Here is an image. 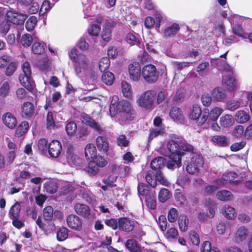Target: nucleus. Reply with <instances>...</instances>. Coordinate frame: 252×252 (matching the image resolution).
Returning a JSON list of instances; mask_svg holds the SVG:
<instances>
[{
	"label": "nucleus",
	"mask_w": 252,
	"mask_h": 252,
	"mask_svg": "<svg viewBox=\"0 0 252 252\" xmlns=\"http://www.w3.org/2000/svg\"><path fill=\"white\" fill-rule=\"evenodd\" d=\"M100 30V27L96 24L91 25L88 29L89 33L92 36H97Z\"/></svg>",
	"instance_id": "62"
},
{
	"label": "nucleus",
	"mask_w": 252,
	"mask_h": 252,
	"mask_svg": "<svg viewBox=\"0 0 252 252\" xmlns=\"http://www.w3.org/2000/svg\"><path fill=\"white\" fill-rule=\"evenodd\" d=\"M156 181L160 183L161 185L165 186H168L169 185L167 180L162 175L160 170L157 171L156 175Z\"/></svg>",
	"instance_id": "61"
},
{
	"label": "nucleus",
	"mask_w": 252,
	"mask_h": 252,
	"mask_svg": "<svg viewBox=\"0 0 252 252\" xmlns=\"http://www.w3.org/2000/svg\"><path fill=\"white\" fill-rule=\"evenodd\" d=\"M37 19L34 16L30 17L26 23V28L27 31L30 32L32 31L36 25Z\"/></svg>",
	"instance_id": "46"
},
{
	"label": "nucleus",
	"mask_w": 252,
	"mask_h": 252,
	"mask_svg": "<svg viewBox=\"0 0 252 252\" xmlns=\"http://www.w3.org/2000/svg\"><path fill=\"white\" fill-rule=\"evenodd\" d=\"M32 51L35 54H41L44 51V47L38 42H34L32 46Z\"/></svg>",
	"instance_id": "54"
},
{
	"label": "nucleus",
	"mask_w": 252,
	"mask_h": 252,
	"mask_svg": "<svg viewBox=\"0 0 252 252\" xmlns=\"http://www.w3.org/2000/svg\"><path fill=\"white\" fill-rule=\"evenodd\" d=\"M21 108L22 115L26 118H30L34 113V107L31 102H24Z\"/></svg>",
	"instance_id": "21"
},
{
	"label": "nucleus",
	"mask_w": 252,
	"mask_h": 252,
	"mask_svg": "<svg viewBox=\"0 0 252 252\" xmlns=\"http://www.w3.org/2000/svg\"><path fill=\"white\" fill-rule=\"evenodd\" d=\"M223 86L229 91H233L236 87L234 79L230 74L223 75L222 78Z\"/></svg>",
	"instance_id": "20"
},
{
	"label": "nucleus",
	"mask_w": 252,
	"mask_h": 252,
	"mask_svg": "<svg viewBox=\"0 0 252 252\" xmlns=\"http://www.w3.org/2000/svg\"><path fill=\"white\" fill-rule=\"evenodd\" d=\"M248 236V229L244 226H241L237 229L234 234V242L237 244H241L247 239Z\"/></svg>",
	"instance_id": "12"
},
{
	"label": "nucleus",
	"mask_w": 252,
	"mask_h": 252,
	"mask_svg": "<svg viewBox=\"0 0 252 252\" xmlns=\"http://www.w3.org/2000/svg\"><path fill=\"white\" fill-rule=\"evenodd\" d=\"M211 140L214 143L221 147H225L229 144V139L224 135L213 136Z\"/></svg>",
	"instance_id": "24"
},
{
	"label": "nucleus",
	"mask_w": 252,
	"mask_h": 252,
	"mask_svg": "<svg viewBox=\"0 0 252 252\" xmlns=\"http://www.w3.org/2000/svg\"><path fill=\"white\" fill-rule=\"evenodd\" d=\"M171 196L170 192L166 189H161L158 194V199L161 202H164Z\"/></svg>",
	"instance_id": "48"
},
{
	"label": "nucleus",
	"mask_w": 252,
	"mask_h": 252,
	"mask_svg": "<svg viewBox=\"0 0 252 252\" xmlns=\"http://www.w3.org/2000/svg\"><path fill=\"white\" fill-rule=\"evenodd\" d=\"M66 222L68 226L73 230H80L82 228L81 219L75 215H68L66 218Z\"/></svg>",
	"instance_id": "10"
},
{
	"label": "nucleus",
	"mask_w": 252,
	"mask_h": 252,
	"mask_svg": "<svg viewBox=\"0 0 252 252\" xmlns=\"http://www.w3.org/2000/svg\"><path fill=\"white\" fill-rule=\"evenodd\" d=\"M222 215L227 219L233 220L236 217L235 209L228 205H224L221 211Z\"/></svg>",
	"instance_id": "23"
},
{
	"label": "nucleus",
	"mask_w": 252,
	"mask_h": 252,
	"mask_svg": "<svg viewBox=\"0 0 252 252\" xmlns=\"http://www.w3.org/2000/svg\"><path fill=\"white\" fill-rule=\"evenodd\" d=\"M95 142L97 149L99 151L104 153H106L108 151L109 144L106 137L99 136L96 137Z\"/></svg>",
	"instance_id": "14"
},
{
	"label": "nucleus",
	"mask_w": 252,
	"mask_h": 252,
	"mask_svg": "<svg viewBox=\"0 0 252 252\" xmlns=\"http://www.w3.org/2000/svg\"><path fill=\"white\" fill-rule=\"evenodd\" d=\"M99 170V167L93 159L89 162L87 171L90 174L92 175H95L98 172Z\"/></svg>",
	"instance_id": "42"
},
{
	"label": "nucleus",
	"mask_w": 252,
	"mask_h": 252,
	"mask_svg": "<svg viewBox=\"0 0 252 252\" xmlns=\"http://www.w3.org/2000/svg\"><path fill=\"white\" fill-rule=\"evenodd\" d=\"M240 105V102L238 100L229 101L226 104V108L234 111L239 108Z\"/></svg>",
	"instance_id": "64"
},
{
	"label": "nucleus",
	"mask_w": 252,
	"mask_h": 252,
	"mask_svg": "<svg viewBox=\"0 0 252 252\" xmlns=\"http://www.w3.org/2000/svg\"><path fill=\"white\" fill-rule=\"evenodd\" d=\"M68 236V230L65 227L60 228L57 232V238L59 241L66 240Z\"/></svg>",
	"instance_id": "41"
},
{
	"label": "nucleus",
	"mask_w": 252,
	"mask_h": 252,
	"mask_svg": "<svg viewBox=\"0 0 252 252\" xmlns=\"http://www.w3.org/2000/svg\"><path fill=\"white\" fill-rule=\"evenodd\" d=\"M213 99L217 101H221L225 97L224 91L220 88H216L212 91Z\"/></svg>",
	"instance_id": "30"
},
{
	"label": "nucleus",
	"mask_w": 252,
	"mask_h": 252,
	"mask_svg": "<svg viewBox=\"0 0 252 252\" xmlns=\"http://www.w3.org/2000/svg\"><path fill=\"white\" fill-rule=\"evenodd\" d=\"M29 128V124L27 122H22L17 127L15 131L16 136L20 137L25 134Z\"/></svg>",
	"instance_id": "37"
},
{
	"label": "nucleus",
	"mask_w": 252,
	"mask_h": 252,
	"mask_svg": "<svg viewBox=\"0 0 252 252\" xmlns=\"http://www.w3.org/2000/svg\"><path fill=\"white\" fill-rule=\"evenodd\" d=\"M236 120L239 123H245L250 119L249 114L245 111H237L235 114Z\"/></svg>",
	"instance_id": "35"
},
{
	"label": "nucleus",
	"mask_w": 252,
	"mask_h": 252,
	"mask_svg": "<svg viewBox=\"0 0 252 252\" xmlns=\"http://www.w3.org/2000/svg\"><path fill=\"white\" fill-rule=\"evenodd\" d=\"M90 68L89 59L84 55H80L75 60L74 70L77 75L85 74Z\"/></svg>",
	"instance_id": "4"
},
{
	"label": "nucleus",
	"mask_w": 252,
	"mask_h": 252,
	"mask_svg": "<svg viewBox=\"0 0 252 252\" xmlns=\"http://www.w3.org/2000/svg\"><path fill=\"white\" fill-rule=\"evenodd\" d=\"M119 112L122 113L121 116L126 120L131 121L136 116V112L134 109H132L129 102L128 107L124 106L122 111Z\"/></svg>",
	"instance_id": "17"
},
{
	"label": "nucleus",
	"mask_w": 252,
	"mask_h": 252,
	"mask_svg": "<svg viewBox=\"0 0 252 252\" xmlns=\"http://www.w3.org/2000/svg\"><path fill=\"white\" fill-rule=\"evenodd\" d=\"M110 64V60L107 57L101 58L98 63V66L101 71H105L107 69Z\"/></svg>",
	"instance_id": "51"
},
{
	"label": "nucleus",
	"mask_w": 252,
	"mask_h": 252,
	"mask_svg": "<svg viewBox=\"0 0 252 252\" xmlns=\"http://www.w3.org/2000/svg\"><path fill=\"white\" fill-rule=\"evenodd\" d=\"M167 148L171 153V155L165 158L167 167L169 169L179 167L184 152H190L193 150L192 146L187 143L182 137H175L170 140Z\"/></svg>",
	"instance_id": "1"
},
{
	"label": "nucleus",
	"mask_w": 252,
	"mask_h": 252,
	"mask_svg": "<svg viewBox=\"0 0 252 252\" xmlns=\"http://www.w3.org/2000/svg\"><path fill=\"white\" fill-rule=\"evenodd\" d=\"M129 141L127 139L126 136L124 134L120 135L117 138V143L118 146L121 147H127L129 145Z\"/></svg>",
	"instance_id": "59"
},
{
	"label": "nucleus",
	"mask_w": 252,
	"mask_h": 252,
	"mask_svg": "<svg viewBox=\"0 0 252 252\" xmlns=\"http://www.w3.org/2000/svg\"><path fill=\"white\" fill-rule=\"evenodd\" d=\"M146 202L147 206L150 209L154 210L156 208V199L153 194L146 195Z\"/></svg>",
	"instance_id": "50"
},
{
	"label": "nucleus",
	"mask_w": 252,
	"mask_h": 252,
	"mask_svg": "<svg viewBox=\"0 0 252 252\" xmlns=\"http://www.w3.org/2000/svg\"><path fill=\"white\" fill-rule=\"evenodd\" d=\"M224 184V182H221V183H220L219 182H218L217 180L216 181V183H215V185L206 186L204 188V191L207 194H211L214 192L217 189L223 186Z\"/></svg>",
	"instance_id": "43"
},
{
	"label": "nucleus",
	"mask_w": 252,
	"mask_h": 252,
	"mask_svg": "<svg viewBox=\"0 0 252 252\" xmlns=\"http://www.w3.org/2000/svg\"><path fill=\"white\" fill-rule=\"evenodd\" d=\"M145 179L147 183L152 187L156 186V179H155L154 173L152 171H148L145 176Z\"/></svg>",
	"instance_id": "58"
},
{
	"label": "nucleus",
	"mask_w": 252,
	"mask_h": 252,
	"mask_svg": "<svg viewBox=\"0 0 252 252\" xmlns=\"http://www.w3.org/2000/svg\"><path fill=\"white\" fill-rule=\"evenodd\" d=\"M27 18L26 14L19 13L16 11H9L6 14L5 19L14 24L23 23Z\"/></svg>",
	"instance_id": "7"
},
{
	"label": "nucleus",
	"mask_w": 252,
	"mask_h": 252,
	"mask_svg": "<svg viewBox=\"0 0 252 252\" xmlns=\"http://www.w3.org/2000/svg\"><path fill=\"white\" fill-rule=\"evenodd\" d=\"M126 246L131 252H140L141 248L136 241L134 239L127 240Z\"/></svg>",
	"instance_id": "36"
},
{
	"label": "nucleus",
	"mask_w": 252,
	"mask_h": 252,
	"mask_svg": "<svg viewBox=\"0 0 252 252\" xmlns=\"http://www.w3.org/2000/svg\"><path fill=\"white\" fill-rule=\"evenodd\" d=\"M223 110L221 108L217 107L214 108L208 113L207 116H206V115H204L202 116L200 120L198 122L199 124L200 125L203 124L208 118L209 120L213 121H217L223 112Z\"/></svg>",
	"instance_id": "8"
},
{
	"label": "nucleus",
	"mask_w": 252,
	"mask_h": 252,
	"mask_svg": "<svg viewBox=\"0 0 252 252\" xmlns=\"http://www.w3.org/2000/svg\"><path fill=\"white\" fill-rule=\"evenodd\" d=\"M236 174L235 173L233 172H228L224 174L221 179L218 180V182L220 183L221 182H224L225 185L227 182H233L235 185L237 184L238 183V181H234L233 180L235 178Z\"/></svg>",
	"instance_id": "26"
},
{
	"label": "nucleus",
	"mask_w": 252,
	"mask_h": 252,
	"mask_svg": "<svg viewBox=\"0 0 252 252\" xmlns=\"http://www.w3.org/2000/svg\"><path fill=\"white\" fill-rule=\"evenodd\" d=\"M74 209L78 215L88 219L91 218L90 209L87 205L76 203L74 206Z\"/></svg>",
	"instance_id": "16"
},
{
	"label": "nucleus",
	"mask_w": 252,
	"mask_h": 252,
	"mask_svg": "<svg viewBox=\"0 0 252 252\" xmlns=\"http://www.w3.org/2000/svg\"><path fill=\"white\" fill-rule=\"evenodd\" d=\"M10 91V83L8 81L4 82L0 87V96L2 97H6L9 94Z\"/></svg>",
	"instance_id": "40"
},
{
	"label": "nucleus",
	"mask_w": 252,
	"mask_h": 252,
	"mask_svg": "<svg viewBox=\"0 0 252 252\" xmlns=\"http://www.w3.org/2000/svg\"><path fill=\"white\" fill-rule=\"evenodd\" d=\"M142 76L147 82H156L158 78V73L156 66L152 64L145 65L142 69Z\"/></svg>",
	"instance_id": "5"
},
{
	"label": "nucleus",
	"mask_w": 252,
	"mask_h": 252,
	"mask_svg": "<svg viewBox=\"0 0 252 252\" xmlns=\"http://www.w3.org/2000/svg\"><path fill=\"white\" fill-rule=\"evenodd\" d=\"M193 149L189 152L190 154V161L188 163L186 167L187 172L190 174H194L198 172L199 168L204 165V160L202 157L196 153L193 152Z\"/></svg>",
	"instance_id": "3"
},
{
	"label": "nucleus",
	"mask_w": 252,
	"mask_h": 252,
	"mask_svg": "<svg viewBox=\"0 0 252 252\" xmlns=\"http://www.w3.org/2000/svg\"><path fill=\"white\" fill-rule=\"evenodd\" d=\"M189 219L186 215L180 216L178 220L179 229L182 232H186L188 229Z\"/></svg>",
	"instance_id": "34"
},
{
	"label": "nucleus",
	"mask_w": 252,
	"mask_h": 252,
	"mask_svg": "<svg viewBox=\"0 0 252 252\" xmlns=\"http://www.w3.org/2000/svg\"><path fill=\"white\" fill-rule=\"evenodd\" d=\"M161 17L160 15L156 16L155 18L148 17L145 20V26L148 29L152 28L155 25L156 28H159Z\"/></svg>",
	"instance_id": "22"
},
{
	"label": "nucleus",
	"mask_w": 252,
	"mask_h": 252,
	"mask_svg": "<svg viewBox=\"0 0 252 252\" xmlns=\"http://www.w3.org/2000/svg\"><path fill=\"white\" fill-rule=\"evenodd\" d=\"M128 70L130 78L133 81H138L141 75V67L139 63L135 62L130 64Z\"/></svg>",
	"instance_id": "13"
},
{
	"label": "nucleus",
	"mask_w": 252,
	"mask_h": 252,
	"mask_svg": "<svg viewBox=\"0 0 252 252\" xmlns=\"http://www.w3.org/2000/svg\"><path fill=\"white\" fill-rule=\"evenodd\" d=\"M122 91L123 95L126 97L130 98L132 96L131 86L125 81L121 83Z\"/></svg>",
	"instance_id": "38"
},
{
	"label": "nucleus",
	"mask_w": 252,
	"mask_h": 252,
	"mask_svg": "<svg viewBox=\"0 0 252 252\" xmlns=\"http://www.w3.org/2000/svg\"><path fill=\"white\" fill-rule=\"evenodd\" d=\"M66 160L68 163L71 166H80L82 163V159L78 156L71 152L67 153Z\"/></svg>",
	"instance_id": "19"
},
{
	"label": "nucleus",
	"mask_w": 252,
	"mask_h": 252,
	"mask_svg": "<svg viewBox=\"0 0 252 252\" xmlns=\"http://www.w3.org/2000/svg\"><path fill=\"white\" fill-rule=\"evenodd\" d=\"M43 217L46 220H51L53 219V209L51 206L44 208L43 211Z\"/></svg>",
	"instance_id": "57"
},
{
	"label": "nucleus",
	"mask_w": 252,
	"mask_h": 252,
	"mask_svg": "<svg viewBox=\"0 0 252 252\" xmlns=\"http://www.w3.org/2000/svg\"><path fill=\"white\" fill-rule=\"evenodd\" d=\"M180 27L179 25L176 23H174L165 29L164 35L166 37L174 36L177 33Z\"/></svg>",
	"instance_id": "33"
},
{
	"label": "nucleus",
	"mask_w": 252,
	"mask_h": 252,
	"mask_svg": "<svg viewBox=\"0 0 252 252\" xmlns=\"http://www.w3.org/2000/svg\"><path fill=\"white\" fill-rule=\"evenodd\" d=\"M83 122L98 132L99 134L102 133L104 131L103 125L95 122V121L92 118L89 117L84 118Z\"/></svg>",
	"instance_id": "15"
},
{
	"label": "nucleus",
	"mask_w": 252,
	"mask_h": 252,
	"mask_svg": "<svg viewBox=\"0 0 252 252\" xmlns=\"http://www.w3.org/2000/svg\"><path fill=\"white\" fill-rule=\"evenodd\" d=\"M220 123L223 127H229L234 124V120L231 115L227 114L220 118Z\"/></svg>",
	"instance_id": "27"
},
{
	"label": "nucleus",
	"mask_w": 252,
	"mask_h": 252,
	"mask_svg": "<svg viewBox=\"0 0 252 252\" xmlns=\"http://www.w3.org/2000/svg\"><path fill=\"white\" fill-rule=\"evenodd\" d=\"M192 63L190 62H173L171 64L175 69L180 70L184 68L189 67Z\"/></svg>",
	"instance_id": "53"
},
{
	"label": "nucleus",
	"mask_w": 252,
	"mask_h": 252,
	"mask_svg": "<svg viewBox=\"0 0 252 252\" xmlns=\"http://www.w3.org/2000/svg\"><path fill=\"white\" fill-rule=\"evenodd\" d=\"M209 63L208 62H204L200 63L196 68V72L200 76L205 75L204 71L209 66Z\"/></svg>",
	"instance_id": "60"
},
{
	"label": "nucleus",
	"mask_w": 252,
	"mask_h": 252,
	"mask_svg": "<svg viewBox=\"0 0 252 252\" xmlns=\"http://www.w3.org/2000/svg\"><path fill=\"white\" fill-rule=\"evenodd\" d=\"M170 116L174 121L181 122L184 119V115L179 108L173 107L170 112Z\"/></svg>",
	"instance_id": "31"
},
{
	"label": "nucleus",
	"mask_w": 252,
	"mask_h": 252,
	"mask_svg": "<svg viewBox=\"0 0 252 252\" xmlns=\"http://www.w3.org/2000/svg\"><path fill=\"white\" fill-rule=\"evenodd\" d=\"M101 79L105 84L108 85H110L113 83L114 76L111 72L106 71L103 74Z\"/></svg>",
	"instance_id": "49"
},
{
	"label": "nucleus",
	"mask_w": 252,
	"mask_h": 252,
	"mask_svg": "<svg viewBox=\"0 0 252 252\" xmlns=\"http://www.w3.org/2000/svg\"><path fill=\"white\" fill-rule=\"evenodd\" d=\"M85 154L86 158L88 160L94 159L96 156V150L93 144H88L86 146Z\"/></svg>",
	"instance_id": "25"
},
{
	"label": "nucleus",
	"mask_w": 252,
	"mask_h": 252,
	"mask_svg": "<svg viewBox=\"0 0 252 252\" xmlns=\"http://www.w3.org/2000/svg\"><path fill=\"white\" fill-rule=\"evenodd\" d=\"M45 189L46 192L52 194L58 190L57 184L54 182H47L44 185Z\"/></svg>",
	"instance_id": "47"
},
{
	"label": "nucleus",
	"mask_w": 252,
	"mask_h": 252,
	"mask_svg": "<svg viewBox=\"0 0 252 252\" xmlns=\"http://www.w3.org/2000/svg\"><path fill=\"white\" fill-rule=\"evenodd\" d=\"M178 216V212L176 209L171 208L168 213V220L170 222H175Z\"/></svg>",
	"instance_id": "56"
},
{
	"label": "nucleus",
	"mask_w": 252,
	"mask_h": 252,
	"mask_svg": "<svg viewBox=\"0 0 252 252\" xmlns=\"http://www.w3.org/2000/svg\"><path fill=\"white\" fill-rule=\"evenodd\" d=\"M62 150V144L58 140H53L49 144L48 152L52 158H58L60 155Z\"/></svg>",
	"instance_id": "9"
},
{
	"label": "nucleus",
	"mask_w": 252,
	"mask_h": 252,
	"mask_svg": "<svg viewBox=\"0 0 252 252\" xmlns=\"http://www.w3.org/2000/svg\"><path fill=\"white\" fill-rule=\"evenodd\" d=\"M126 40L130 45H137L139 43V39L132 33H128Z\"/></svg>",
	"instance_id": "63"
},
{
	"label": "nucleus",
	"mask_w": 252,
	"mask_h": 252,
	"mask_svg": "<svg viewBox=\"0 0 252 252\" xmlns=\"http://www.w3.org/2000/svg\"><path fill=\"white\" fill-rule=\"evenodd\" d=\"M156 94L153 91H147L136 96V102L141 107L146 109L153 108Z\"/></svg>",
	"instance_id": "2"
},
{
	"label": "nucleus",
	"mask_w": 252,
	"mask_h": 252,
	"mask_svg": "<svg viewBox=\"0 0 252 252\" xmlns=\"http://www.w3.org/2000/svg\"><path fill=\"white\" fill-rule=\"evenodd\" d=\"M165 158L163 157H158L153 159L151 162V167L154 170H159L164 166Z\"/></svg>",
	"instance_id": "28"
},
{
	"label": "nucleus",
	"mask_w": 252,
	"mask_h": 252,
	"mask_svg": "<svg viewBox=\"0 0 252 252\" xmlns=\"http://www.w3.org/2000/svg\"><path fill=\"white\" fill-rule=\"evenodd\" d=\"M134 227V222L126 218L119 219V229L123 231H131Z\"/></svg>",
	"instance_id": "18"
},
{
	"label": "nucleus",
	"mask_w": 252,
	"mask_h": 252,
	"mask_svg": "<svg viewBox=\"0 0 252 252\" xmlns=\"http://www.w3.org/2000/svg\"><path fill=\"white\" fill-rule=\"evenodd\" d=\"M19 79L20 82L25 88L27 89H31V75L21 74Z\"/></svg>",
	"instance_id": "39"
},
{
	"label": "nucleus",
	"mask_w": 252,
	"mask_h": 252,
	"mask_svg": "<svg viewBox=\"0 0 252 252\" xmlns=\"http://www.w3.org/2000/svg\"><path fill=\"white\" fill-rule=\"evenodd\" d=\"M65 129L68 135H72L76 131V124L74 122H69L67 123Z\"/></svg>",
	"instance_id": "55"
},
{
	"label": "nucleus",
	"mask_w": 252,
	"mask_h": 252,
	"mask_svg": "<svg viewBox=\"0 0 252 252\" xmlns=\"http://www.w3.org/2000/svg\"><path fill=\"white\" fill-rule=\"evenodd\" d=\"M201 114V108L198 105L195 104L192 106V110L189 114V117L192 120H196Z\"/></svg>",
	"instance_id": "44"
},
{
	"label": "nucleus",
	"mask_w": 252,
	"mask_h": 252,
	"mask_svg": "<svg viewBox=\"0 0 252 252\" xmlns=\"http://www.w3.org/2000/svg\"><path fill=\"white\" fill-rule=\"evenodd\" d=\"M217 198L222 201H228L233 198V195L231 192L227 190H221L217 192Z\"/></svg>",
	"instance_id": "29"
},
{
	"label": "nucleus",
	"mask_w": 252,
	"mask_h": 252,
	"mask_svg": "<svg viewBox=\"0 0 252 252\" xmlns=\"http://www.w3.org/2000/svg\"><path fill=\"white\" fill-rule=\"evenodd\" d=\"M33 41L32 37L30 34H23L21 39L20 43L25 47H29Z\"/></svg>",
	"instance_id": "45"
},
{
	"label": "nucleus",
	"mask_w": 252,
	"mask_h": 252,
	"mask_svg": "<svg viewBox=\"0 0 252 252\" xmlns=\"http://www.w3.org/2000/svg\"><path fill=\"white\" fill-rule=\"evenodd\" d=\"M2 121L3 124L10 129L14 128L17 124V119L10 112H6L2 115Z\"/></svg>",
	"instance_id": "11"
},
{
	"label": "nucleus",
	"mask_w": 252,
	"mask_h": 252,
	"mask_svg": "<svg viewBox=\"0 0 252 252\" xmlns=\"http://www.w3.org/2000/svg\"><path fill=\"white\" fill-rule=\"evenodd\" d=\"M129 102L126 101H119L117 95H114L112 98L110 105V113L111 117H114L119 112L122 111L124 106L128 107Z\"/></svg>",
	"instance_id": "6"
},
{
	"label": "nucleus",
	"mask_w": 252,
	"mask_h": 252,
	"mask_svg": "<svg viewBox=\"0 0 252 252\" xmlns=\"http://www.w3.org/2000/svg\"><path fill=\"white\" fill-rule=\"evenodd\" d=\"M178 235V231L177 229L175 228H171L167 230L165 236L168 240H175Z\"/></svg>",
	"instance_id": "52"
},
{
	"label": "nucleus",
	"mask_w": 252,
	"mask_h": 252,
	"mask_svg": "<svg viewBox=\"0 0 252 252\" xmlns=\"http://www.w3.org/2000/svg\"><path fill=\"white\" fill-rule=\"evenodd\" d=\"M20 210L21 205L18 202H16L10 209L9 212L10 218L11 219H19Z\"/></svg>",
	"instance_id": "32"
}]
</instances>
